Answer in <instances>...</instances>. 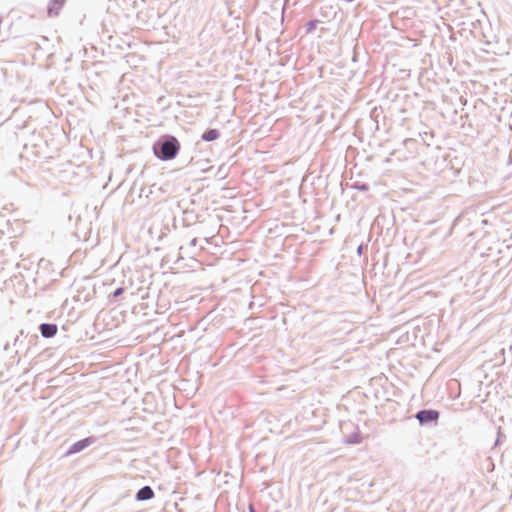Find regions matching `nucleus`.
I'll list each match as a JSON object with an SVG mask.
<instances>
[{"label": "nucleus", "mask_w": 512, "mask_h": 512, "mask_svg": "<svg viewBox=\"0 0 512 512\" xmlns=\"http://www.w3.org/2000/svg\"><path fill=\"white\" fill-rule=\"evenodd\" d=\"M180 149V145L176 138L172 137L162 143L160 153L155 151V155L163 160H170L176 157Z\"/></svg>", "instance_id": "nucleus-1"}, {"label": "nucleus", "mask_w": 512, "mask_h": 512, "mask_svg": "<svg viewBox=\"0 0 512 512\" xmlns=\"http://www.w3.org/2000/svg\"><path fill=\"white\" fill-rule=\"evenodd\" d=\"M416 418L421 423L433 422L438 420L439 413L435 410H422L417 413Z\"/></svg>", "instance_id": "nucleus-2"}, {"label": "nucleus", "mask_w": 512, "mask_h": 512, "mask_svg": "<svg viewBox=\"0 0 512 512\" xmlns=\"http://www.w3.org/2000/svg\"><path fill=\"white\" fill-rule=\"evenodd\" d=\"M93 442L92 438H85L82 439L72 445V447L69 450V453H77L86 447H88Z\"/></svg>", "instance_id": "nucleus-3"}, {"label": "nucleus", "mask_w": 512, "mask_h": 512, "mask_svg": "<svg viewBox=\"0 0 512 512\" xmlns=\"http://www.w3.org/2000/svg\"><path fill=\"white\" fill-rule=\"evenodd\" d=\"M153 497L154 492L149 486L141 488L136 494V498L139 501L149 500L152 499Z\"/></svg>", "instance_id": "nucleus-4"}, {"label": "nucleus", "mask_w": 512, "mask_h": 512, "mask_svg": "<svg viewBox=\"0 0 512 512\" xmlns=\"http://www.w3.org/2000/svg\"><path fill=\"white\" fill-rule=\"evenodd\" d=\"M41 334L46 337L50 338L53 337L57 333V326L55 324H42L40 326Z\"/></svg>", "instance_id": "nucleus-5"}, {"label": "nucleus", "mask_w": 512, "mask_h": 512, "mask_svg": "<svg viewBox=\"0 0 512 512\" xmlns=\"http://www.w3.org/2000/svg\"><path fill=\"white\" fill-rule=\"evenodd\" d=\"M65 0H52L48 7L49 15H57Z\"/></svg>", "instance_id": "nucleus-6"}, {"label": "nucleus", "mask_w": 512, "mask_h": 512, "mask_svg": "<svg viewBox=\"0 0 512 512\" xmlns=\"http://www.w3.org/2000/svg\"><path fill=\"white\" fill-rule=\"evenodd\" d=\"M220 134L218 132V130L216 129H210V130H207L205 131L201 138L202 140L206 141V142H211V141H215L219 138Z\"/></svg>", "instance_id": "nucleus-7"}, {"label": "nucleus", "mask_w": 512, "mask_h": 512, "mask_svg": "<svg viewBox=\"0 0 512 512\" xmlns=\"http://www.w3.org/2000/svg\"><path fill=\"white\" fill-rule=\"evenodd\" d=\"M318 25V20H311L307 23V33L312 32L314 29H316Z\"/></svg>", "instance_id": "nucleus-8"}, {"label": "nucleus", "mask_w": 512, "mask_h": 512, "mask_svg": "<svg viewBox=\"0 0 512 512\" xmlns=\"http://www.w3.org/2000/svg\"><path fill=\"white\" fill-rule=\"evenodd\" d=\"M124 292V288L120 287L118 289H116L113 293L114 297H118L120 296L122 293Z\"/></svg>", "instance_id": "nucleus-9"}, {"label": "nucleus", "mask_w": 512, "mask_h": 512, "mask_svg": "<svg viewBox=\"0 0 512 512\" xmlns=\"http://www.w3.org/2000/svg\"><path fill=\"white\" fill-rule=\"evenodd\" d=\"M249 509H250L251 512H254V509H253L252 505L249 506Z\"/></svg>", "instance_id": "nucleus-10"}]
</instances>
